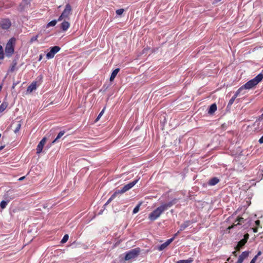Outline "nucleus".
<instances>
[{"label": "nucleus", "instance_id": "680f3d73", "mask_svg": "<svg viewBox=\"0 0 263 263\" xmlns=\"http://www.w3.org/2000/svg\"><path fill=\"white\" fill-rule=\"evenodd\" d=\"M2 85H0V91H1L2 90Z\"/></svg>", "mask_w": 263, "mask_h": 263}, {"label": "nucleus", "instance_id": "a878e982", "mask_svg": "<svg viewBox=\"0 0 263 263\" xmlns=\"http://www.w3.org/2000/svg\"><path fill=\"white\" fill-rule=\"evenodd\" d=\"M57 22H58V21H57L56 20H53L49 22L47 24L46 28H49V27H51V26H54L56 25Z\"/></svg>", "mask_w": 263, "mask_h": 263}, {"label": "nucleus", "instance_id": "4468645a", "mask_svg": "<svg viewBox=\"0 0 263 263\" xmlns=\"http://www.w3.org/2000/svg\"><path fill=\"white\" fill-rule=\"evenodd\" d=\"M5 51L8 55H11L14 52V48L12 45H7L5 48Z\"/></svg>", "mask_w": 263, "mask_h": 263}, {"label": "nucleus", "instance_id": "a19ab883", "mask_svg": "<svg viewBox=\"0 0 263 263\" xmlns=\"http://www.w3.org/2000/svg\"><path fill=\"white\" fill-rule=\"evenodd\" d=\"M151 49V48L150 47H146V48H145L143 51H142V53H146L147 52V51L148 50H150Z\"/></svg>", "mask_w": 263, "mask_h": 263}, {"label": "nucleus", "instance_id": "3c124183", "mask_svg": "<svg viewBox=\"0 0 263 263\" xmlns=\"http://www.w3.org/2000/svg\"><path fill=\"white\" fill-rule=\"evenodd\" d=\"M25 176H23V177H20L18 180L19 181H22L25 179Z\"/></svg>", "mask_w": 263, "mask_h": 263}, {"label": "nucleus", "instance_id": "72a5a7b5", "mask_svg": "<svg viewBox=\"0 0 263 263\" xmlns=\"http://www.w3.org/2000/svg\"><path fill=\"white\" fill-rule=\"evenodd\" d=\"M241 89V90L240 91V95H245L247 91H246V88H244L243 87V85L242 86H241L238 89Z\"/></svg>", "mask_w": 263, "mask_h": 263}, {"label": "nucleus", "instance_id": "c756f323", "mask_svg": "<svg viewBox=\"0 0 263 263\" xmlns=\"http://www.w3.org/2000/svg\"><path fill=\"white\" fill-rule=\"evenodd\" d=\"M141 203H138L134 209L133 210V214H136L137 213H138L139 211V209H140V206H141Z\"/></svg>", "mask_w": 263, "mask_h": 263}, {"label": "nucleus", "instance_id": "0e129e2a", "mask_svg": "<svg viewBox=\"0 0 263 263\" xmlns=\"http://www.w3.org/2000/svg\"><path fill=\"white\" fill-rule=\"evenodd\" d=\"M192 140H193V139H189V140H188V141H190L191 142Z\"/></svg>", "mask_w": 263, "mask_h": 263}, {"label": "nucleus", "instance_id": "a18cd8bd", "mask_svg": "<svg viewBox=\"0 0 263 263\" xmlns=\"http://www.w3.org/2000/svg\"><path fill=\"white\" fill-rule=\"evenodd\" d=\"M258 142L260 144L263 143V136L259 139Z\"/></svg>", "mask_w": 263, "mask_h": 263}, {"label": "nucleus", "instance_id": "09e8293b", "mask_svg": "<svg viewBox=\"0 0 263 263\" xmlns=\"http://www.w3.org/2000/svg\"><path fill=\"white\" fill-rule=\"evenodd\" d=\"M256 261V257H253V259L251 260L250 263H255Z\"/></svg>", "mask_w": 263, "mask_h": 263}, {"label": "nucleus", "instance_id": "58836bf2", "mask_svg": "<svg viewBox=\"0 0 263 263\" xmlns=\"http://www.w3.org/2000/svg\"><path fill=\"white\" fill-rule=\"evenodd\" d=\"M37 37H38L37 35L32 36L30 39V42L32 43L33 42H34L35 41L37 40Z\"/></svg>", "mask_w": 263, "mask_h": 263}, {"label": "nucleus", "instance_id": "bf43d9fd", "mask_svg": "<svg viewBox=\"0 0 263 263\" xmlns=\"http://www.w3.org/2000/svg\"><path fill=\"white\" fill-rule=\"evenodd\" d=\"M220 1L221 0H214V3H217L219 2H220Z\"/></svg>", "mask_w": 263, "mask_h": 263}, {"label": "nucleus", "instance_id": "4d7b16f0", "mask_svg": "<svg viewBox=\"0 0 263 263\" xmlns=\"http://www.w3.org/2000/svg\"><path fill=\"white\" fill-rule=\"evenodd\" d=\"M180 232H179V231L174 235V238L177 236V235L180 233Z\"/></svg>", "mask_w": 263, "mask_h": 263}, {"label": "nucleus", "instance_id": "7ed1b4c3", "mask_svg": "<svg viewBox=\"0 0 263 263\" xmlns=\"http://www.w3.org/2000/svg\"><path fill=\"white\" fill-rule=\"evenodd\" d=\"M18 195L16 193V191L14 190H8L4 195L5 199H7L9 202L17 197Z\"/></svg>", "mask_w": 263, "mask_h": 263}, {"label": "nucleus", "instance_id": "9b49d317", "mask_svg": "<svg viewBox=\"0 0 263 263\" xmlns=\"http://www.w3.org/2000/svg\"><path fill=\"white\" fill-rule=\"evenodd\" d=\"M249 255V252L248 251H243L242 253L239 255L238 259L236 262V263H242L244 259L246 258Z\"/></svg>", "mask_w": 263, "mask_h": 263}, {"label": "nucleus", "instance_id": "f257e3e1", "mask_svg": "<svg viewBox=\"0 0 263 263\" xmlns=\"http://www.w3.org/2000/svg\"><path fill=\"white\" fill-rule=\"evenodd\" d=\"M140 252V249L136 248L129 250L125 253L124 259L125 260H129L137 257Z\"/></svg>", "mask_w": 263, "mask_h": 263}, {"label": "nucleus", "instance_id": "603ef678", "mask_svg": "<svg viewBox=\"0 0 263 263\" xmlns=\"http://www.w3.org/2000/svg\"><path fill=\"white\" fill-rule=\"evenodd\" d=\"M42 58H43L42 54H40V57H39V60H38L39 61H40L42 59Z\"/></svg>", "mask_w": 263, "mask_h": 263}, {"label": "nucleus", "instance_id": "20e7f679", "mask_svg": "<svg viewBox=\"0 0 263 263\" xmlns=\"http://www.w3.org/2000/svg\"><path fill=\"white\" fill-rule=\"evenodd\" d=\"M162 213V211L160 208L158 207L149 214L148 218L152 221H154L159 218Z\"/></svg>", "mask_w": 263, "mask_h": 263}, {"label": "nucleus", "instance_id": "4c0bfd02", "mask_svg": "<svg viewBox=\"0 0 263 263\" xmlns=\"http://www.w3.org/2000/svg\"><path fill=\"white\" fill-rule=\"evenodd\" d=\"M43 78V76L42 74H41L37 77V80L38 82H39V85L41 84V83L42 82Z\"/></svg>", "mask_w": 263, "mask_h": 263}, {"label": "nucleus", "instance_id": "ddd939ff", "mask_svg": "<svg viewBox=\"0 0 263 263\" xmlns=\"http://www.w3.org/2000/svg\"><path fill=\"white\" fill-rule=\"evenodd\" d=\"M193 223L192 221L190 220H186L183 222L180 226V229L179 230V232H181L183 231L184 229H185L186 228L189 227L192 223Z\"/></svg>", "mask_w": 263, "mask_h": 263}, {"label": "nucleus", "instance_id": "bb28decb", "mask_svg": "<svg viewBox=\"0 0 263 263\" xmlns=\"http://www.w3.org/2000/svg\"><path fill=\"white\" fill-rule=\"evenodd\" d=\"M192 258H189L186 260H179L176 262V263H192L193 262Z\"/></svg>", "mask_w": 263, "mask_h": 263}, {"label": "nucleus", "instance_id": "e2e57ef3", "mask_svg": "<svg viewBox=\"0 0 263 263\" xmlns=\"http://www.w3.org/2000/svg\"><path fill=\"white\" fill-rule=\"evenodd\" d=\"M260 74H262V76H263V69L261 70V71L260 72Z\"/></svg>", "mask_w": 263, "mask_h": 263}, {"label": "nucleus", "instance_id": "f3484780", "mask_svg": "<svg viewBox=\"0 0 263 263\" xmlns=\"http://www.w3.org/2000/svg\"><path fill=\"white\" fill-rule=\"evenodd\" d=\"M120 68H117L112 71L109 78L110 81L111 82L114 81V80L115 79V77H116L117 74H118Z\"/></svg>", "mask_w": 263, "mask_h": 263}, {"label": "nucleus", "instance_id": "c03bdc74", "mask_svg": "<svg viewBox=\"0 0 263 263\" xmlns=\"http://www.w3.org/2000/svg\"><path fill=\"white\" fill-rule=\"evenodd\" d=\"M30 0H23V2L25 5H28L30 3Z\"/></svg>", "mask_w": 263, "mask_h": 263}, {"label": "nucleus", "instance_id": "2f4dec72", "mask_svg": "<svg viewBox=\"0 0 263 263\" xmlns=\"http://www.w3.org/2000/svg\"><path fill=\"white\" fill-rule=\"evenodd\" d=\"M235 99H236V98L235 97H232V98L229 100V101L228 102L227 107H230L231 106V105L233 104Z\"/></svg>", "mask_w": 263, "mask_h": 263}, {"label": "nucleus", "instance_id": "49530a36", "mask_svg": "<svg viewBox=\"0 0 263 263\" xmlns=\"http://www.w3.org/2000/svg\"><path fill=\"white\" fill-rule=\"evenodd\" d=\"M261 254V251H259L257 254L254 257H256V260L257 259V258L258 257V256H259L260 254Z\"/></svg>", "mask_w": 263, "mask_h": 263}, {"label": "nucleus", "instance_id": "37998d69", "mask_svg": "<svg viewBox=\"0 0 263 263\" xmlns=\"http://www.w3.org/2000/svg\"><path fill=\"white\" fill-rule=\"evenodd\" d=\"M63 18H65L64 17H62V14H61V15L59 17L58 19L57 20L58 21H62Z\"/></svg>", "mask_w": 263, "mask_h": 263}, {"label": "nucleus", "instance_id": "79ce46f5", "mask_svg": "<svg viewBox=\"0 0 263 263\" xmlns=\"http://www.w3.org/2000/svg\"><path fill=\"white\" fill-rule=\"evenodd\" d=\"M24 6L23 5V4H21L19 6V10L22 11L24 10Z\"/></svg>", "mask_w": 263, "mask_h": 263}, {"label": "nucleus", "instance_id": "338daca9", "mask_svg": "<svg viewBox=\"0 0 263 263\" xmlns=\"http://www.w3.org/2000/svg\"><path fill=\"white\" fill-rule=\"evenodd\" d=\"M261 175L263 176V174H261Z\"/></svg>", "mask_w": 263, "mask_h": 263}, {"label": "nucleus", "instance_id": "4be33fe9", "mask_svg": "<svg viewBox=\"0 0 263 263\" xmlns=\"http://www.w3.org/2000/svg\"><path fill=\"white\" fill-rule=\"evenodd\" d=\"M65 132L64 130H61L58 136H57L56 138L53 141L52 143H54L55 142H56V141L59 139H60L61 137H62L64 134H65Z\"/></svg>", "mask_w": 263, "mask_h": 263}, {"label": "nucleus", "instance_id": "b1692460", "mask_svg": "<svg viewBox=\"0 0 263 263\" xmlns=\"http://www.w3.org/2000/svg\"><path fill=\"white\" fill-rule=\"evenodd\" d=\"M9 202V201H8L7 199L2 200L0 203V207L2 209H5Z\"/></svg>", "mask_w": 263, "mask_h": 263}, {"label": "nucleus", "instance_id": "1a4fd4ad", "mask_svg": "<svg viewBox=\"0 0 263 263\" xmlns=\"http://www.w3.org/2000/svg\"><path fill=\"white\" fill-rule=\"evenodd\" d=\"M174 240V237L167 240L165 242L161 244L158 248V250L161 251L166 248Z\"/></svg>", "mask_w": 263, "mask_h": 263}, {"label": "nucleus", "instance_id": "ea45409f", "mask_svg": "<svg viewBox=\"0 0 263 263\" xmlns=\"http://www.w3.org/2000/svg\"><path fill=\"white\" fill-rule=\"evenodd\" d=\"M178 201V199L177 198H174L170 201L173 204V205L175 204Z\"/></svg>", "mask_w": 263, "mask_h": 263}, {"label": "nucleus", "instance_id": "aec40b11", "mask_svg": "<svg viewBox=\"0 0 263 263\" xmlns=\"http://www.w3.org/2000/svg\"><path fill=\"white\" fill-rule=\"evenodd\" d=\"M119 194V193L117 191H116L110 197V198L108 199V200L106 202V204H109L112 200H113L117 195Z\"/></svg>", "mask_w": 263, "mask_h": 263}, {"label": "nucleus", "instance_id": "c85d7f7f", "mask_svg": "<svg viewBox=\"0 0 263 263\" xmlns=\"http://www.w3.org/2000/svg\"><path fill=\"white\" fill-rule=\"evenodd\" d=\"M105 107H104L101 111V112L99 114V115H98L97 118L95 120V122H97V121H98L99 120V119H100V118L102 116V115H103L104 112V111H105Z\"/></svg>", "mask_w": 263, "mask_h": 263}, {"label": "nucleus", "instance_id": "052dcab7", "mask_svg": "<svg viewBox=\"0 0 263 263\" xmlns=\"http://www.w3.org/2000/svg\"><path fill=\"white\" fill-rule=\"evenodd\" d=\"M16 83H13L12 87H13V88H14V87H15V86H16Z\"/></svg>", "mask_w": 263, "mask_h": 263}, {"label": "nucleus", "instance_id": "8fccbe9b", "mask_svg": "<svg viewBox=\"0 0 263 263\" xmlns=\"http://www.w3.org/2000/svg\"><path fill=\"white\" fill-rule=\"evenodd\" d=\"M255 223L256 226H258L259 225L260 221L259 220H256L255 221Z\"/></svg>", "mask_w": 263, "mask_h": 263}, {"label": "nucleus", "instance_id": "0eeeda50", "mask_svg": "<svg viewBox=\"0 0 263 263\" xmlns=\"http://www.w3.org/2000/svg\"><path fill=\"white\" fill-rule=\"evenodd\" d=\"M71 7L70 4H67L66 5L64 10L61 13L62 17H64L65 18L68 17L69 15L71 13Z\"/></svg>", "mask_w": 263, "mask_h": 263}, {"label": "nucleus", "instance_id": "5701e85b", "mask_svg": "<svg viewBox=\"0 0 263 263\" xmlns=\"http://www.w3.org/2000/svg\"><path fill=\"white\" fill-rule=\"evenodd\" d=\"M17 65V62L16 60H14L12 62V65L11 66H10V68H9V71L10 72H13L14 71V70L15 69V67Z\"/></svg>", "mask_w": 263, "mask_h": 263}, {"label": "nucleus", "instance_id": "7c9ffc66", "mask_svg": "<svg viewBox=\"0 0 263 263\" xmlns=\"http://www.w3.org/2000/svg\"><path fill=\"white\" fill-rule=\"evenodd\" d=\"M68 238H69V236L68 234H65L63 238L62 239L61 241V242L62 243H65L66 242H67V241L68 240Z\"/></svg>", "mask_w": 263, "mask_h": 263}, {"label": "nucleus", "instance_id": "dca6fc26", "mask_svg": "<svg viewBox=\"0 0 263 263\" xmlns=\"http://www.w3.org/2000/svg\"><path fill=\"white\" fill-rule=\"evenodd\" d=\"M219 182V179L217 177H213L210 179L208 182L209 185L214 186Z\"/></svg>", "mask_w": 263, "mask_h": 263}, {"label": "nucleus", "instance_id": "423d86ee", "mask_svg": "<svg viewBox=\"0 0 263 263\" xmlns=\"http://www.w3.org/2000/svg\"><path fill=\"white\" fill-rule=\"evenodd\" d=\"M61 48L59 46H54L50 48V50L46 54V58L48 59H52L54 55L58 53Z\"/></svg>", "mask_w": 263, "mask_h": 263}, {"label": "nucleus", "instance_id": "393cba45", "mask_svg": "<svg viewBox=\"0 0 263 263\" xmlns=\"http://www.w3.org/2000/svg\"><path fill=\"white\" fill-rule=\"evenodd\" d=\"M244 221H245V219L243 218L242 217H238L236 222H237V223L236 224H234L232 227L234 228L235 226H236L237 225H238V224H241L242 223H243L244 222Z\"/></svg>", "mask_w": 263, "mask_h": 263}, {"label": "nucleus", "instance_id": "5fc2aeb1", "mask_svg": "<svg viewBox=\"0 0 263 263\" xmlns=\"http://www.w3.org/2000/svg\"><path fill=\"white\" fill-rule=\"evenodd\" d=\"M253 232L254 233H256L257 232V228H253Z\"/></svg>", "mask_w": 263, "mask_h": 263}, {"label": "nucleus", "instance_id": "864d4df0", "mask_svg": "<svg viewBox=\"0 0 263 263\" xmlns=\"http://www.w3.org/2000/svg\"><path fill=\"white\" fill-rule=\"evenodd\" d=\"M104 210H103V209L102 210H100V211H99V212L98 214H99V215H101V214H102L103 213V211H104Z\"/></svg>", "mask_w": 263, "mask_h": 263}, {"label": "nucleus", "instance_id": "2eb2a0df", "mask_svg": "<svg viewBox=\"0 0 263 263\" xmlns=\"http://www.w3.org/2000/svg\"><path fill=\"white\" fill-rule=\"evenodd\" d=\"M70 24L68 22L64 21L61 24L60 28L63 31H66L69 27Z\"/></svg>", "mask_w": 263, "mask_h": 263}, {"label": "nucleus", "instance_id": "f8f14e48", "mask_svg": "<svg viewBox=\"0 0 263 263\" xmlns=\"http://www.w3.org/2000/svg\"><path fill=\"white\" fill-rule=\"evenodd\" d=\"M37 87V82H32L27 87V91L28 92H31L32 91L35 90Z\"/></svg>", "mask_w": 263, "mask_h": 263}, {"label": "nucleus", "instance_id": "69168bd1", "mask_svg": "<svg viewBox=\"0 0 263 263\" xmlns=\"http://www.w3.org/2000/svg\"><path fill=\"white\" fill-rule=\"evenodd\" d=\"M230 258H229L227 259V260H228V261H230Z\"/></svg>", "mask_w": 263, "mask_h": 263}, {"label": "nucleus", "instance_id": "39448f33", "mask_svg": "<svg viewBox=\"0 0 263 263\" xmlns=\"http://www.w3.org/2000/svg\"><path fill=\"white\" fill-rule=\"evenodd\" d=\"M11 25V22L9 18H4L0 21V28L3 30H8Z\"/></svg>", "mask_w": 263, "mask_h": 263}, {"label": "nucleus", "instance_id": "e433bc0d", "mask_svg": "<svg viewBox=\"0 0 263 263\" xmlns=\"http://www.w3.org/2000/svg\"><path fill=\"white\" fill-rule=\"evenodd\" d=\"M241 90V89H238L235 92V94L234 95V96L233 97H235V98H236L239 95H240V91Z\"/></svg>", "mask_w": 263, "mask_h": 263}, {"label": "nucleus", "instance_id": "6e6552de", "mask_svg": "<svg viewBox=\"0 0 263 263\" xmlns=\"http://www.w3.org/2000/svg\"><path fill=\"white\" fill-rule=\"evenodd\" d=\"M46 141V138L44 137L39 142L36 147V153L40 154L42 152L43 147Z\"/></svg>", "mask_w": 263, "mask_h": 263}, {"label": "nucleus", "instance_id": "9d476101", "mask_svg": "<svg viewBox=\"0 0 263 263\" xmlns=\"http://www.w3.org/2000/svg\"><path fill=\"white\" fill-rule=\"evenodd\" d=\"M256 85L257 84L254 81L253 79H251L243 85V87L246 88L247 89H250Z\"/></svg>", "mask_w": 263, "mask_h": 263}, {"label": "nucleus", "instance_id": "13d9d810", "mask_svg": "<svg viewBox=\"0 0 263 263\" xmlns=\"http://www.w3.org/2000/svg\"><path fill=\"white\" fill-rule=\"evenodd\" d=\"M5 147V145H1L0 146V151H2Z\"/></svg>", "mask_w": 263, "mask_h": 263}, {"label": "nucleus", "instance_id": "6ab92c4d", "mask_svg": "<svg viewBox=\"0 0 263 263\" xmlns=\"http://www.w3.org/2000/svg\"><path fill=\"white\" fill-rule=\"evenodd\" d=\"M263 79V76L262 74L259 73L258 75H257L253 79V80L254 81V82L256 83V84H257L259 82H260Z\"/></svg>", "mask_w": 263, "mask_h": 263}, {"label": "nucleus", "instance_id": "a211bd4d", "mask_svg": "<svg viewBox=\"0 0 263 263\" xmlns=\"http://www.w3.org/2000/svg\"><path fill=\"white\" fill-rule=\"evenodd\" d=\"M217 110V105L215 103L212 104L210 106L209 108L208 113L210 114H213Z\"/></svg>", "mask_w": 263, "mask_h": 263}, {"label": "nucleus", "instance_id": "412c9836", "mask_svg": "<svg viewBox=\"0 0 263 263\" xmlns=\"http://www.w3.org/2000/svg\"><path fill=\"white\" fill-rule=\"evenodd\" d=\"M159 208L162 213L170 208L167 203H164L162 204L160 206H159Z\"/></svg>", "mask_w": 263, "mask_h": 263}, {"label": "nucleus", "instance_id": "f704fd0d", "mask_svg": "<svg viewBox=\"0 0 263 263\" xmlns=\"http://www.w3.org/2000/svg\"><path fill=\"white\" fill-rule=\"evenodd\" d=\"M21 126V124L20 123H18L16 125V127H15L14 132L16 134L17 133L20 129Z\"/></svg>", "mask_w": 263, "mask_h": 263}, {"label": "nucleus", "instance_id": "473e14b6", "mask_svg": "<svg viewBox=\"0 0 263 263\" xmlns=\"http://www.w3.org/2000/svg\"><path fill=\"white\" fill-rule=\"evenodd\" d=\"M4 58V53L3 47L0 45V60H3Z\"/></svg>", "mask_w": 263, "mask_h": 263}, {"label": "nucleus", "instance_id": "cd10ccee", "mask_svg": "<svg viewBox=\"0 0 263 263\" xmlns=\"http://www.w3.org/2000/svg\"><path fill=\"white\" fill-rule=\"evenodd\" d=\"M7 106L8 105L6 103H2V104L0 105V112L4 111L7 107Z\"/></svg>", "mask_w": 263, "mask_h": 263}, {"label": "nucleus", "instance_id": "c9c22d12", "mask_svg": "<svg viewBox=\"0 0 263 263\" xmlns=\"http://www.w3.org/2000/svg\"><path fill=\"white\" fill-rule=\"evenodd\" d=\"M124 11V10L123 9H119L117 10L116 12L117 15H120L123 13Z\"/></svg>", "mask_w": 263, "mask_h": 263}, {"label": "nucleus", "instance_id": "6e6d98bb", "mask_svg": "<svg viewBox=\"0 0 263 263\" xmlns=\"http://www.w3.org/2000/svg\"><path fill=\"white\" fill-rule=\"evenodd\" d=\"M108 204H106V202L104 204L103 207V210L105 209L106 205H108Z\"/></svg>", "mask_w": 263, "mask_h": 263}, {"label": "nucleus", "instance_id": "de8ad7c7", "mask_svg": "<svg viewBox=\"0 0 263 263\" xmlns=\"http://www.w3.org/2000/svg\"><path fill=\"white\" fill-rule=\"evenodd\" d=\"M167 203L170 208L172 207L173 205V204L170 201L167 202Z\"/></svg>", "mask_w": 263, "mask_h": 263}, {"label": "nucleus", "instance_id": "f03ea898", "mask_svg": "<svg viewBox=\"0 0 263 263\" xmlns=\"http://www.w3.org/2000/svg\"><path fill=\"white\" fill-rule=\"evenodd\" d=\"M140 178L138 179H137L132 182H130L128 183V184L125 185L123 187H122L120 190H117L119 194H123L127 191L129 190L130 189H132L139 181Z\"/></svg>", "mask_w": 263, "mask_h": 263}]
</instances>
